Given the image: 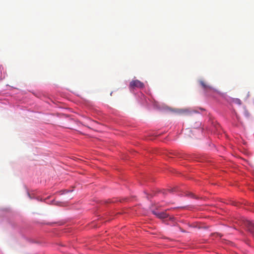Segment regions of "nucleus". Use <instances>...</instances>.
<instances>
[{
	"instance_id": "1",
	"label": "nucleus",
	"mask_w": 254,
	"mask_h": 254,
	"mask_svg": "<svg viewBox=\"0 0 254 254\" xmlns=\"http://www.w3.org/2000/svg\"><path fill=\"white\" fill-rule=\"evenodd\" d=\"M144 86L143 83L136 79L132 80L129 83V87L130 90H132L135 88H142Z\"/></svg>"
},
{
	"instance_id": "2",
	"label": "nucleus",
	"mask_w": 254,
	"mask_h": 254,
	"mask_svg": "<svg viewBox=\"0 0 254 254\" xmlns=\"http://www.w3.org/2000/svg\"><path fill=\"white\" fill-rule=\"evenodd\" d=\"M199 83L203 90L207 93L214 90V88L209 84L207 83L203 80H200Z\"/></svg>"
},
{
	"instance_id": "3",
	"label": "nucleus",
	"mask_w": 254,
	"mask_h": 254,
	"mask_svg": "<svg viewBox=\"0 0 254 254\" xmlns=\"http://www.w3.org/2000/svg\"><path fill=\"white\" fill-rule=\"evenodd\" d=\"M202 132L201 128H194L193 130L190 129H186L185 130V134L190 137H192L191 134L193 136V133H200Z\"/></svg>"
},
{
	"instance_id": "4",
	"label": "nucleus",
	"mask_w": 254,
	"mask_h": 254,
	"mask_svg": "<svg viewBox=\"0 0 254 254\" xmlns=\"http://www.w3.org/2000/svg\"><path fill=\"white\" fill-rule=\"evenodd\" d=\"M245 225L247 226L249 230L253 233L254 236V222L247 220Z\"/></svg>"
},
{
	"instance_id": "5",
	"label": "nucleus",
	"mask_w": 254,
	"mask_h": 254,
	"mask_svg": "<svg viewBox=\"0 0 254 254\" xmlns=\"http://www.w3.org/2000/svg\"><path fill=\"white\" fill-rule=\"evenodd\" d=\"M152 212L154 215H155L158 218L160 219H164L168 217V215L165 212L157 213L155 211H152Z\"/></svg>"
},
{
	"instance_id": "6",
	"label": "nucleus",
	"mask_w": 254,
	"mask_h": 254,
	"mask_svg": "<svg viewBox=\"0 0 254 254\" xmlns=\"http://www.w3.org/2000/svg\"><path fill=\"white\" fill-rule=\"evenodd\" d=\"M190 113L188 109H181L178 110V113L182 115L188 114Z\"/></svg>"
},
{
	"instance_id": "7",
	"label": "nucleus",
	"mask_w": 254,
	"mask_h": 254,
	"mask_svg": "<svg viewBox=\"0 0 254 254\" xmlns=\"http://www.w3.org/2000/svg\"><path fill=\"white\" fill-rule=\"evenodd\" d=\"M232 102L238 105H241L242 104L241 101L238 98L233 99Z\"/></svg>"
},
{
	"instance_id": "8",
	"label": "nucleus",
	"mask_w": 254,
	"mask_h": 254,
	"mask_svg": "<svg viewBox=\"0 0 254 254\" xmlns=\"http://www.w3.org/2000/svg\"><path fill=\"white\" fill-rule=\"evenodd\" d=\"M244 114L247 117H249L250 116V113H249L248 111L247 110H245Z\"/></svg>"
},
{
	"instance_id": "9",
	"label": "nucleus",
	"mask_w": 254,
	"mask_h": 254,
	"mask_svg": "<svg viewBox=\"0 0 254 254\" xmlns=\"http://www.w3.org/2000/svg\"><path fill=\"white\" fill-rule=\"evenodd\" d=\"M169 191H170L171 192H173V191H176L177 190V188H174V189H171V190H169Z\"/></svg>"
},
{
	"instance_id": "10",
	"label": "nucleus",
	"mask_w": 254,
	"mask_h": 254,
	"mask_svg": "<svg viewBox=\"0 0 254 254\" xmlns=\"http://www.w3.org/2000/svg\"><path fill=\"white\" fill-rule=\"evenodd\" d=\"M186 195L190 196L191 197H193L194 196V195L192 193H190L189 194H186Z\"/></svg>"
},
{
	"instance_id": "11",
	"label": "nucleus",
	"mask_w": 254,
	"mask_h": 254,
	"mask_svg": "<svg viewBox=\"0 0 254 254\" xmlns=\"http://www.w3.org/2000/svg\"><path fill=\"white\" fill-rule=\"evenodd\" d=\"M179 229H180L181 231H182L183 232H185V231H184V230H183L181 227H179Z\"/></svg>"
},
{
	"instance_id": "12",
	"label": "nucleus",
	"mask_w": 254,
	"mask_h": 254,
	"mask_svg": "<svg viewBox=\"0 0 254 254\" xmlns=\"http://www.w3.org/2000/svg\"><path fill=\"white\" fill-rule=\"evenodd\" d=\"M64 191H66V192H67V191H68L65 190H64Z\"/></svg>"
}]
</instances>
